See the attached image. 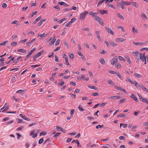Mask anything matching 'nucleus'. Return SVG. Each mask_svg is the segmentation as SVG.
<instances>
[{
	"mask_svg": "<svg viewBox=\"0 0 148 148\" xmlns=\"http://www.w3.org/2000/svg\"><path fill=\"white\" fill-rule=\"evenodd\" d=\"M55 36L54 37V39H53L49 43V45H52L55 42V41L56 40V39H55Z\"/></svg>",
	"mask_w": 148,
	"mask_h": 148,
	"instance_id": "obj_25",
	"label": "nucleus"
},
{
	"mask_svg": "<svg viewBox=\"0 0 148 148\" xmlns=\"http://www.w3.org/2000/svg\"><path fill=\"white\" fill-rule=\"evenodd\" d=\"M88 13V12L87 11H85L83 13L81 14L80 15L79 19L82 20H84Z\"/></svg>",
	"mask_w": 148,
	"mask_h": 148,
	"instance_id": "obj_2",
	"label": "nucleus"
},
{
	"mask_svg": "<svg viewBox=\"0 0 148 148\" xmlns=\"http://www.w3.org/2000/svg\"><path fill=\"white\" fill-rule=\"evenodd\" d=\"M88 87L89 88L91 89H94L95 90H96L97 89V88H96L95 86H88Z\"/></svg>",
	"mask_w": 148,
	"mask_h": 148,
	"instance_id": "obj_37",
	"label": "nucleus"
},
{
	"mask_svg": "<svg viewBox=\"0 0 148 148\" xmlns=\"http://www.w3.org/2000/svg\"><path fill=\"white\" fill-rule=\"evenodd\" d=\"M62 128L61 127L58 126H57L56 127V130L58 131H61V130H62Z\"/></svg>",
	"mask_w": 148,
	"mask_h": 148,
	"instance_id": "obj_28",
	"label": "nucleus"
},
{
	"mask_svg": "<svg viewBox=\"0 0 148 148\" xmlns=\"http://www.w3.org/2000/svg\"><path fill=\"white\" fill-rule=\"evenodd\" d=\"M64 44L65 45L66 47L67 48H68L69 47V44L67 42H66V41H65L64 42Z\"/></svg>",
	"mask_w": 148,
	"mask_h": 148,
	"instance_id": "obj_57",
	"label": "nucleus"
},
{
	"mask_svg": "<svg viewBox=\"0 0 148 148\" xmlns=\"http://www.w3.org/2000/svg\"><path fill=\"white\" fill-rule=\"evenodd\" d=\"M44 139L43 138H42L40 139L38 141V143L39 144H41L44 141Z\"/></svg>",
	"mask_w": 148,
	"mask_h": 148,
	"instance_id": "obj_38",
	"label": "nucleus"
},
{
	"mask_svg": "<svg viewBox=\"0 0 148 148\" xmlns=\"http://www.w3.org/2000/svg\"><path fill=\"white\" fill-rule=\"evenodd\" d=\"M64 84V82H63L61 83H60L59 82L58 83V85L59 86H63Z\"/></svg>",
	"mask_w": 148,
	"mask_h": 148,
	"instance_id": "obj_58",
	"label": "nucleus"
},
{
	"mask_svg": "<svg viewBox=\"0 0 148 148\" xmlns=\"http://www.w3.org/2000/svg\"><path fill=\"white\" fill-rule=\"evenodd\" d=\"M121 97L119 96H112L110 97H108L109 99H121Z\"/></svg>",
	"mask_w": 148,
	"mask_h": 148,
	"instance_id": "obj_6",
	"label": "nucleus"
},
{
	"mask_svg": "<svg viewBox=\"0 0 148 148\" xmlns=\"http://www.w3.org/2000/svg\"><path fill=\"white\" fill-rule=\"evenodd\" d=\"M144 50H146L147 51H148V48H143L142 49H141L140 50L141 51H143Z\"/></svg>",
	"mask_w": 148,
	"mask_h": 148,
	"instance_id": "obj_53",
	"label": "nucleus"
},
{
	"mask_svg": "<svg viewBox=\"0 0 148 148\" xmlns=\"http://www.w3.org/2000/svg\"><path fill=\"white\" fill-rule=\"evenodd\" d=\"M135 85L137 88H141V86H143V85L142 84H139L137 82H135Z\"/></svg>",
	"mask_w": 148,
	"mask_h": 148,
	"instance_id": "obj_10",
	"label": "nucleus"
},
{
	"mask_svg": "<svg viewBox=\"0 0 148 148\" xmlns=\"http://www.w3.org/2000/svg\"><path fill=\"white\" fill-rule=\"evenodd\" d=\"M126 80L127 82H129L132 84H135V82H133L129 78H127L126 79Z\"/></svg>",
	"mask_w": 148,
	"mask_h": 148,
	"instance_id": "obj_17",
	"label": "nucleus"
},
{
	"mask_svg": "<svg viewBox=\"0 0 148 148\" xmlns=\"http://www.w3.org/2000/svg\"><path fill=\"white\" fill-rule=\"evenodd\" d=\"M25 90H18L16 92V93H19L21 94H23Z\"/></svg>",
	"mask_w": 148,
	"mask_h": 148,
	"instance_id": "obj_23",
	"label": "nucleus"
},
{
	"mask_svg": "<svg viewBox=\"0 0 148 148\" xmlns=\"http://www.w3.org/2000/svg\"><path fill=\"white\" fill-rule=\"evenodd\" d=\"M132 31L133 33L134 34L138 33V32L137 30H136L134 27L132 28Z\"/></svg>",
	"mask_w": 148,
	"mask_h": 148,
	"instance_id": "obj_35",
	"label": "nucleus"
},
{
	"mask_svg": "<svg viewBox=\"0 0 148 148\" xmlns=\"http://www.w3.org/2000/svg\"><path fill=\"white\" fill-rule=\"evenodd\" d=\"M7 6V4L5 3H3L2 4V7L4 8H6Z\"/></svg>",
	"mask_w": 148,
	"mask_h": 148,
	"instance_id": "obj_64",
	"label": "nucleus"
},
{
	"mask_svg": "<svg viewBox=\"0 0 148 148\" xmlns=\"http://www.w3.org/2000/svg\"><path fill=\"white\" fill-rule=\"evenodd\" d=\"M76 18H73L71 19V21H70L71 23H73L76 20Z\"/></svg>",
	"mask_w": 148,
	"mask_h": 148,
	"instance_id": "obj_41",
	"label": "nucleus"
},
{
	"mask_svg": "<svg viewBox=\"0 0 148 148\" xmlns=\"http://www.w3.org/2000/svg\"><path fill=\"white\" fill-rule=\"evenodd\" d=\"M125 100V99H122L120 100L119 101V102L120 103H122L124 102Z\"/></svg>",
	"mask_w": 148,
	"mask_h": 148,
	"instance_id": "obj_61",
	"label": "nucleus"
},
{
	"mask_svg": "<svg viewBox=\"0 0 148 148\" xmlns=\"http://www.w3.org/2000/svg\"><path fill=\"white\" fill-rule=\"evenodd\" d=\"M117 15L119 18H121V19H122L123 20H124V18L123 16L120 13L118 14Z\"/></svg>",
	"mask_w": 148,
	"mask_h": 148,
	"instance_id": "obj_33",
	"label": "nucleus"
},
{
	"mask_svg": "<svg viewBox=\"0 0 148 148\" xmlns=\"http://www.w3.org/2000/svg\"><path fill=\"white\" fill-rule=\"evenodd\" d=\"M82 30L83 31L85 30L88 32H89L90 31V29L86 27L82 29Z\"/></svg>",
	"mask_w": 148,
	"mask_h": 148,
	"instance_id": "obj_46",
	"label": "nucleus"
},
{
	"mask_svg": "<svg viewBox=\"0 0 148 148\" xmlns=\"http://www.w3.org/2000/svg\"><path fill=\"white\" fill-rule=\"evenodd\" d=\"M98 13L97 12L93 13L92 12H89V15H92L93 17H96V18L97 15L96 14Z\"/></svg>",
	"mask_w": 148,
	"mask_h": 148,
	"instance_id": "obj_13",
	"label": "nucleus"
},
{
	"mask_svg": "<svg viewBox=\"0 0 148 148\" xmlns=\"http://www.w3.org/2000/svg\"><path fill=\"white\" fill-rule=\"evenodd\" d=\"M43 21H40L39 22V23H38V26L40 27V26L42 24Z\"/></svg>",
	"mask_w": 148,
	"mask_h": 148,
	"instance_id": "obj_60",
	"label": "nucleus"
},
{
	"mask_svg": "<svg viewBox=\"0 0 148 148\" xmlns=\"http://www.w3.org/2000/svg\"><path fill=\"white\" fill-rule=\"evenodd\" d=\"M36 40V38H34L31 41H30L28 43H27L26 44H27V45H28L30 43L33 42L34 41Z\"/></svg>",
	"mask_w": 148,
	"mask_h": 148,
	"instance_id": "obj_48",
	"label": "nucleus"
},
{
	"mask_svg": "<svg viewBox=\"0 0 148 148\" xmlns=\"http://www.w3.org/2000/svg\"><path fill=\"white\" fill-rule=\"evenodd\" d=\"M75 111V110L74 109H72L71 110V112H70L71 116H73V115Z\"/></svg>",
	"mask_w": 148,
	"mask_h": 148,
	"instance_id": "obj_44",
	"label": "nucleus"
},
{
	"mask_svg": "<svg viewBox=\"0 0 148 148\" xmlns=\"http://www.w3.org/2000/svg\"><path fill=\"white\" fill-rule=\"evenodd\" d=\"M18 51L22 52L23 53H26L27 51L26 50L23 49H20L18 50Z\"/></svg>",
	"mask_w": 148,
	"mask_h": 148,
	"instance_id": "obj_18",
	"label": "nucleus"
},
{
	"mask_svg": "<svg viewBox=\"0 0 148 148\" xmlns=\"http://www.w3.org/2000/svg\"><path fill=\"white\" fill-rule=\"evenodd\" d=\"M109 72L110 73L112 74H116V73H117V72L113 71H109Z\"/></svg>",
	"mask_w": 148,
	"mask_h": 148,
	"instance_id": "obj_47",
	"label": "nucleus"
},
{
	"mask_svg": "<svg viewBox=\"0 0 148 148\" xmlns=\"http://www.w3.org/2000/svg\"><path fill=\"white\" fill-rule=\"evenodd\" d=\"M108 83L110 84L112 86H114L115 85L114 83L112 80H108Z\"/></svg>",
	"mask_w": 148,
	"mask_h": 148,
	"instance_id": "obj_22",
	"label": "nucleus"
},
{
	"mask_svg": "<svg viewBox=\"0 0 148 148\" xmlns=\"http://www.w3.org/2000/svg\"><path fill=\"white\" fill-rule=\"evenodd\" d=\"M14 122V121L13 120L11 121H10L8 122L6 124V125H9L10 124L12 123H13Z\"/></svg>",
	"mask_w": 148,
	"mask_h": 148,
	"instance_id": "obj_55",
	"label": "nucleus"
},
{
	"mask_svg": "<svg viewBox=\"0 0 148 148\" xmlns=\"http://www.w3.org/2000/svg\"><path fill=\"white\" fill-rule=\"evenodd\" d=\"M22 57L21 56H20L19 57H18L17 59H15L13 61V62L14 63H17L19 59L22 58Z\"/></svg>",
	"mask_w": 148,
	"mask_h": 148,
	"instance_id": "obj_19",
	"label": "nucleus"
},
{
	"mask_svg": "<svg viewBox=\"0 0 148 148\" xmlns=\"http://www.w3.org/2000/svg\"><path fill=\"white\" fill-rule=\"evenodd\" d=\"M95 20L98 22L101 25H103V21L102 19L99 16H96Z\"/></svg>",
	"mask_w": 148,
	"mask_h": 148,
	"instance_id": "obj_3",
	"label": "nucleus"
},
{
	"mask_svg": "<svg viewBox=\"0 0 148 148\" xmlns=\"http://www.w3.org/2000/svg\"><path fill=\"white\" fill-rule=\"evenodd\" d=\"M9 109V106H8L2 111V112H5L7 111V110H8Z\"/></svg>",
	"mask_w": 148,
	"mask_h": 148,
	"instance_id": "obj_51",
	"label": "nucleus"
},
{
	"mask_svg": "<svg viewBox=\"0 0 148 148\" xmlns=\"http://www.w3.org/2000/svg\"><path fill=\"white\" fill-rule=\"evenodd\" d=\"M40 136L45 135L46 134V132H42L40 133Z\"/></svg>",
	"mask_w": 148,
	"mask_h": 148,
	"instance_id": "obj_50",
	"label": "nucleus"
},
{
	"mask_svg": "<svg viewBox=\"0 0 148 148\" xmlns=\"http://www.w3.org/2000/svg\"><path fill=\"white\" fill-rule=\"evenodd\" d=\"M147 43V42H146V43H141L140 42H134L133 43L134 44L136 45H143V44H146Z\"/></svg>",
	"mask_w": 148,
	"mask_h": 148,
	"instance_id": "obj_14",
	"label": "nucleus"
},
{
	"mask_svg": "<svg viewBox=\"0 0 148 148\" xmlns=\"http://www.w3.org/2000/svg\"><path fill=\"white\" fill-rule=\"evenodd\" d=\"M141 88L142 89L145 91V92L148 93V89L146 88L145 86L143 85L141 86Z\"/></svg>",
	"mask_w": 148,
	"mask_h": 148,
	"instance_id": "obj_15",
	"label": "nucleus"
},
{
	"mask_svg": "<svg viewBox=\"0 0 148 148\" xmlns=\"http://www.w3.org/2000/svg\"><path fill=\"white\" fill-rule=\"evenodd\" d=\"M70 58L72 59H73L74 58V55L73 53H71L69 55Z\"/></svg>",
	"mask_w": 148,
	"mask_h": 148,
	"instance_id": "obj_52",
	"label": "nucleus"
},
{
	"mask_svg": "<svg viewBox=\"0 0 148 148\" xmlns=\"http://www.w3.org/2000/svg\"><path fill=\"white\" fill-rule=\"evenodd\" d=\"M106 29L107 32H108V33L112 34V35H114V32L109 27H106Z\"/></svg>",
	"mask_w": 148,
	"mask_h": 148,
	"instance_id": "obj_7",
	"label": "nucleus"
},
{
	"mask_svg": "<svg viewBox=\"0 0 148 148\" xmlns=\"http://www.w3.org/2000/svg\"><path fill=\"white\" fill-rule=\"evenodd\" d=\"M106 104V103L105 102H103V103H102L100 104H99V106L100 107H101L103 106H105Z\"/></svg>",
	"mask_w": 148,
	"mask_h": 148,
	"instance_id": "obj_54",
	"label": "nucleus"
},
{
	"mask_svg": "<svg viewBox=\"0 0 148 148\" xmlns=\"http://www.w3.org/2000/svg\"><path fill=\"white\" fill-rule=\"evenodd\" d=\"M16 135L17 136V138L18 139H19L20 137L21 136V134H19V133H16Z\"/></svg>",
	"mask_w": 148,
	"mask_h": 148,
	"instance_id": "obj_59",
	"label": "nucleus"
},
{
	"mask_svg": "<svg viewBox=\"0 0 148 148\" xmlns=\"http://www.w3.org/2000/svg\"><path fill=\"white\" fill-rule=\"evenodd\" d=\"M100 62L102 64H105V61L104 59H101L100 60Z\"/></svg>",
	"mask_w": 148,
	"mask_h": 148,
	"instance_id": "obj_39",
	"label": "nucleus"
},
{
	"mask_svg": "<svg viewBox=\"0 0 148 148\" xmlns=\"http://www.w3.org/2000/svg\"><path fill=\"white\" fill-rule=\"evenodd\" d=\"M105 1V0H101L97 4V6L98 7L99 6L101 5Z\"/></svg>",
	"mask_w": 148,
	"mask_h": 148,
	"instance_id": "obj_27",
	"label": "nucleus"
},
{
	"mask_svg": "<svg viewBox=\"0 0 148 148\" xmlns=\"http://www.w3.org/2000/svg\"><path fill=\"white\" fill-rule=\"evenodd\" d=\"M44 52V50H41L40 52L37 53L36 55L34 56V58H36L40 56Z\"/></svg>",
	"mask_w": 148,
	"mask_h": 148,
	"instance_id": "obj_5",
	"label": "nucleus"
},
{
	"mask_svg": "<svg viewBox=\"0 0 148 148\" xmlns=\"http://www.w3.org/2000/svg\"><path fill=\"white\" fill-rule=\"evenodd\" d=\"M124 40L122 38H116L115 39V41L117 42H123Z\"/></svg>",
	"mask_w": 148,
	"mask_h": 148,
	"instance_id": "obj_16",
	"label": "nucleus"
},
{
	"mask_svg": "<svg viewBox=\"0 0 148 148\" xmlns=\"http://www.w3.org/2000/svg\"><path fill=\"white\" fill-rule=\"evenodd\" d=\"M121 2L122 3L125 5H128L130 4V3L129 2H126L125 1H122Z\"/></svg>",
	"mask_w": 148,
	"mask_h": 148,
	"instance_id": "obj_21",
	"label": "nucleus"
},
{
	"mask_svg": "<svg viewBox=\"0 0 148 148\" xmlns=\"http://www.w3.org/2000/svg\"><path fill=\"white\" fill-rule=\"evenodd\" d=\"M60 41V40L59 39H58L56 41V42L55 43V45H59V42Z\"/></svg>",
	"mask_w": 148,
	"mask_h": 148,
	"instance_id": "obj_63",
	"label": "nucleus"
},
{
	"mask_svg": "<svg viewBox=\"0 0 148 148\" xmlns=\"http://www.w3.org/2000/svg\"><path fill=\"white\" fill-rule=\"evenodd\" d=\"M132 5H133L135 7H136V8H137L138 7V6L137 5L136 3L135 2H132Z\"/></svg>",
	"mask_w": 148,
	"mask_h": 148,
	"instance_id": "obj_42",
	"label": "nucleus"
},
{
	"mask_svg": "<svg viewBox=\"0 0 148 148\" xmlns=\"http://www.w3.org/2000/svg\"><path fill=\"white\" fill-rule=\"evenodd\" d=\"M58 4L60 5H64L65 7H68L69 6V5L65 3L62 1L58 2Z\"/></svg>",
	"mask_w": 148,
	"mask_h": 148,
	"instance_id": "obj_8",
	"label": "nucleus"
},
{
	"mask_svg": "<svg viewBox=\"0 0 148 148\" xmlns=\"http://www.w3.org/2000/svg\"><path fill=\"white\" fill-rule=\"evenodd\" d=\"M118 60L117 58L116 57H115L111 61V63L112 65H113L114 64H115L117 63L118 62Z\"/></svg>",
	"mask_w": 148,
	"mask_h": 148,
	"instance_id": "obj_4",
	"label": "nucleus"
},
{
	"mask_svg": "<svg viewBox=\"0 0 148 148\" xmlns=\"http://www.w3.org/2000/svg\"><path fill=\"white\" fill-rule=\"evenodd\" d=\"M103 125H97L96 126V128L97 129H98L99 128H101V127H103Z\"/></svg>",
	"mask_w": 148,
	"mask_h": 148,
	"instance_id": "obj_62",
	"label": "nucleus"
},
{
	"mask_svg": "<svg viewBox=\"0 0 148 148\" xmlns=\"http://www.w3.org/2000/svg\"><path fill=\"white\" fill-rule=\"evenodd\" d=\"M115 67L117 69H120L121 67V65L119 63L116 64H115Z\"/></svg>",
	"mask_w": 148,
	"mask_h": 148,
	"instance_id": "obj_24",
	"label": "nucleus"
},
{
	"mask_svg": "<svg viewBox=\"0 0 148 148\" xmlns=\"http://www.w3.org/2000/svg\"><path fill=\"white\" fill-rule=\"evenodd\" d=\"M140 60H142V59L143 58V57L145 56V54H143L141 53H140Z\"/></svg>",
	"mask_w": 148,
	"mask_h": 148,
	"instance_id": "obj_32",
	"label": "nucleus"
},
{
	"mask_svg": "<svg viewBox=\"0 0 148 148\" xmlns=\"http://www.w3.org/2000/svg\"><path fill=\"white\" fill-rule=\"evenodd\" d=\"M41 16H39L38 18H36L34 22V24H35L38 21L41 19Z\"/></svg>",
	"mask_w": 148,
	"mask_h": 148,
	"instance_id": "obj_20",
	"label": "nucleus"
},
{
	"mask_svg": "<svg viewBox=\"0 0 148 148\" xmlns=\"http://www.w3.org/2000/svg\"><path fill=\"white\" fill-rule=\"evenodd\" d=\"M78 108L79 109V110L83 112L84 111V109L82 108V106H81L80 105H79L78 107Z\"/></svg>",
	"mask_w": 148,
	"mask_h": 148,
	"instance_id": "obj_26",
	"label": "nucleus"
},
{
	"mask_svg": "<svg viewBox=\"0 0 148 148\" xmlns=\"http://www.w3.org/2000/svg\"><path fill=\"white\" fill-rule=\"evenodd\" d=\"M8 42V41L5 40L4 42H2L0 44V45L3 46L5 45Z\"/></svg>",
	"mask_w": 148,
	"mask_h": 148,
	"instance_id": "obj_31",
	"label": "nucleus"
},
{
	"mask_svg": "<svg viewBox=\"0 0 148 148\" xmlns=\"http://www.w3.org/2000/svg\"><path fill=\"white\" fill-rule=\"evenodd\" d=\"M17 44V43L16 42H12L11 44V45L12 46H16Z\"/></svg>",
	"mask_w": 148,
	"mask_h": 148,
	"instance_id": "obj_36",
	"label": "nucleus"
},
{
	"mask_svg": "<svg viewBox=\"0 0 148 148\" xmlns=\"http://www.w3.org/2000/svg\"><path fill=\"white\" fill-rule=\"evenodd\" d=\"M23 128V126H22L18 128L17 129V130L18 131H21V130Z\"/></svg>",
	"mask_w": 148,
	"mask_h": 148,
	"instance_id": "obj_56",
	"label": "nucleus"
},
{
	"mask_svg": "<svg viewBox=\"0 0 148 148\" xmlns=\"http://www.w3.org/2000/svg\"><path fill=\"white\" fill-rule=\"evenodd\" d=\"M65 61L66 62L65 64L67 66H69L70 65V64L69 62L68 58L67 59H66L65 60Z\"/></svg>",
	"mask_w": 148,
	"mask_h": 148,
	"instance_id": "obj_40",
	"label": "nucleus"
},
{
	"mask_svg": "<svg viewBox=\"0 0 148 148\" xmlns=\"http://www.w3.org/2000/svg\"><path fill=\"white\" fill-rule=\"evenodd\" d=\"M123 5L121 3L119 2L117 3V6L119 8H121Z\"/></svg>",
	"mask_w": 148,
	"mask_h": 148,
	"instance_id": "obj_29",
	"label": "nucleus"
},
{
	"mask_svg": "<svg viewBox=\"0 0 148 148\" xmlns=\"http://www.w3.org/2000/svg\"><path fill=\"white\" fill-rule=\"evenodd\" d=\"M130 97L133 99L134 100L136 101H138V99L136 97L135 95L134 94H132L130 96Z\"/></svg>",
	"mask_w": 148,
	"mask_h": 148,
	"instance_id": "obj_12",
	"label": "nucleus"
},
{
	"mask_svg": "<svg viewBox=\"0 0 148 148\" xmlns=\"http://www.w3.org/2000/svg\"><path fill=\"white\" fill-rule=\"evenodd\" d=\"M118 28L121 29V30L123 32H125V30L124 29V28L122 26H120L118 27Z\"/></svg>",
	"mask_w": 148,
	"mask_h": 148,
	"instance_id": "obj_45",
	"label": "nucleus"
},
{
	"mask_svg": "<svg viewBox=\"0 0 148 148\" xmlns=\"http://www.w3.org/2000/svg\"><path fill=\"white\" fill-rule=\"evenodd\" d=\"M99 12V13L102 14H107L108 13V11L106 10H100Z\"/></svg>",
	"mask_w": 148,
	"mask_h": 148,
	"instance_id": "obj_9",
	"label": "nucleus"
},
{
	"mask_svg": "<svg viewBox=\"0 0 148 148\" xmlns=\"http://www.w3.org/2000/svg\"><path fill=\"white\" fill-rule=\"evenodd\" d=\"M127 62L130 64L131 63V61L130 59V57H127Z\"/></svg>",
	"mask_w": 148,
	"mask_h": 148,
	"instance_id": "obj_43",
	"label": "nucleus"
},
{
	"mask_svg": "<svg viewBox=\"0 0 148 148\" xmlns=\"http://www.w3.org/2000/svg\"><path fill=\"white\" fill-rule=\"evenodd\" d=\"M134 76L138 78H140L141 77V75L137 73H135L134 74Z\"/></svg>",
	"mask_w": 148,
	"mask_h": 148,
	"instance_id": "obj_30",
	"label": "nucleus"
},
{
	"mask_svg": "<svg viewBox=\"0 0 148 148\" xmlns=\"http://www.w3.org/2000/svg\"><path fill=\"white\" fill-rule=\"evenodd\" d=\"M125 138L124 136H121L119 137V139L121 140H125Z\"/></svg>",
	"mask_w": 148,
	"mask_h": 148,
	"instance_id": "obj_49",
	"label": "nucleus"
},
{
	"mask_svg": "<svg viewBox=\"0 0 148 148\" xmlns=\"http://www.w3.org/2000/svg\"><path fill=\"white\" fill-rule=\"evenodd\" d=\"M38 36H40L41 38H42L45 36V33H43L42 34L39 33L38 34Z\"/></svg>",
	"mask_w": 148,
	"mask_h": 148,
	"instance_id": "obj_34",
	"label": "nucleus"
},
{
	"mask_svg": "<svg viewBox=\"0 0 148 148\" xmlns=\"http://www.w3.org/2000/svg\"><path fill=\"white\" fill-rule=\"evenodd\" d=\"M137 94L139 97L140 101L143 102H145L147 104H148V101L147 99L143 98L141 95L139 94Z\"/></svg>",
	"mask_w": 148,
	"mask_h": 148,
	"instance_id": "obj_1",
	"label": "nucleus"
},
{
	"mask_svg": "<svg viewBox=\"0 0 148 148\" xmlns=\"http://www.w3.org/2000/svg\"><path fill=\"white\" fill-rule=\"evenodd\" d=\"M110 45L112 47H115L117 46V44L114 41H110L109 42Z\"/></svg>",
	"mask_w": 148,
	"mask_h": 148,
	"instance_id": "obj_11",
	"label": "nucleus"
}]
</instances>
